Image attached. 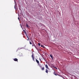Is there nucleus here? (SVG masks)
<instances>
[{
	"label": "nucleus",
	"instance_id": "16",
	"mask_svg": "<svg viewBox=\"0 0 79 79\" xmlns=\"http://www.w3.org/2000/svg\"><path fill=\"white\" fill-rule=\"evenodd\" d=\"M41 47H44V46H43V45H41Z\"/></svg>",
	"mask_w": 79,
	"mask_h": 79
},
{
	"label": "nucleus",
	"instance_id": "8",
	"mask_svg": "<svg viewBox=\"0 0 79 79\" xmlns=\"http://www.w3.org/2000/svg\"><path fill=\"white\" fill-rule=\"evenodd\" d=\"M55 73V72H54L53 74H54V75H55V76H57V74Z\"/></svg>",
	"mask_w": 79,
	"mask_h": 79
},
{
	"label": "nucleus",
	"instance_id": "1",
	"mask_svg": "<svg viewBox=\"0 0 79 79\" xmlns=\"http://www.w3.org/2000/svg\"><path fill=\"white\" fill-rule=\"evenodd\" d=\"M45 66L46 69H50L48 68V65H47V64H46Z\"/></svg>",
	"mask_w": 79,
	"mask_h": 79
},
{
	"label": "nucleus",
	"instance_id": "6",
	"mask_svg": "<svg viewBox=\"0 0 79 79\" xmlns=\"http://www.w3.org/2000/svg\"><path fill=\"white\" fill-rule=\"evenodd\" d=\"M45 72L46 73H47V74H48V69H46V71H45Z\"/></svg>",
	"mask_w": 79,
	"mask_h": 79
},
{
	"label": "nucleus",
	"instance_id": "20",
	"mask_svg": "<svg viewBox=\"0 0 79 79\" xmlns=\"http://www.w3.org/2000/svg\"><path fill=\"white\" fill-rule=\"evenodd\" d=\"M18 19H19V17L18 18Z\"/></svg>",
	"mask_w": 79,
	"mask_h": 79
},
{
	"label": "nucleus",
	"instance_id": "19",
	"mask_svg": "<svg viewBox=\"0 0 79 79\" xmlns=\"http://www.w3.org/2000/svg\"><path fill=\"white\" fill-rule=\"evenodd\" d=\"M39 60H40V61H41V59H39Z\"/></svg>",
	"mask_w": 79,
	"mask_h": 79
},
{
	"label": "nucleus",
	"instance_id": "11",
	"mask_svg": "<svg viewBox=\"0 0 79 79\" xmlns=\"http://www.w3.org/2000/svg\"><path fill=\"white\" fill-rule=\"evenodd\" d=\"M27 38H28V39H27V40H29V37H28V36L27 37Z\"/></svg>",
	"mask_w": 79,
	"mask_h": 79
},
{
	"label": "nucleus",
	"instance_id": "4",
	"mask_svg": "<svg viewBox=\"0 0 79 79\" xmlns=\"http://www.w3.org/2000/svg\"><path fill=\"white\" fill-rule=\"evenodd\" d=\"M14 60L15 61H18V59L17 58H15L14 59Z\"/></svg>",
	"mask_w": 79,
	"mask_h": 79
},
{
	"label": "nucleus",
	"instance_id": "14",
	"mask_svg": "<svg viewBox=\"0 0 79 79\" xmlns=\"http://www.w3.org/2000/svg\"><path fill=\"white\" fill-rule=\"evenodd\" d=\"M30 44H31V45L32 44V43H31V41H30Z\"/></svg>",
	"mask_w": 79,
	"mask_h": 79
},
{
	"label": "nucleus",
	"instance_id": "21",
	"mask_svg": "<svg viewBox=\"0 0 79 79\" xmlns=\"http://www.w3.org/2000/svg\"><path fill=\"white\" fill-rule=\"evenodd\" d=\"M23 31H24V32H25V31L24 30H23Z\"/></svg>",
	"mask_w": 79,
	"mask_h": 79
},
{
	"label": "nucleus",
	"instance_id": "2",
	"mask_svg": "<svg viewBox=\"0 0 79 79\" xmlns=\"http://www.w3.org/2000/svg\"><path fill=\"white\" fill-rule=\"evenodd\" d=\"M32 58L33 61H35V60H34V54H33V53H32Z\"/></svg>",
	"mask_w": 79,
	"mask_h": 79
},
{
	"label": "nucleus",
	"instance_id": "12",
	"mask_svg": "<svg viewBox=\"0 0 79 79\" xmlns=\"http://www.w3.org/2000/svg\"><path fill=\"white\" fill-rule=\"evenodd\" d=\"M27 27H29V26H28V25H27Z\"/></svg>",
	"mask_w": 79,
	"mask_h": 79
},
{
	"label": "nucleus",
	"instance_id": "3",
	"mask_svg": "<svg viewBox=\"0 0 79 79\" xmlns=\"http://www.w3.org/2000/svg\"><path fill=\"white\" fill-rule=\"evenodd\" d=\"M36 61L38 64H39V61L37 59H36Z\"/></svg>",
	"mask_w": 79,
	"mask_h": 79
},
{
	"label": "nucleus",
	"instance_id": "5",
	"mask_svg": "<svg viewBox=\"0 0 79 79\" xmlns=\"http://www.w3.org/2000/svg\"><path fill=\"white\" fill-rule=\"evenodd\" d=\"M50 57H51V58H52V59L53 60V56H52V55L50 54Z\"/></svg>",
	"mask_w": 79,
	"mask_h": 79
},
{
	"label": "nucleus",
	"instance_id": "10",
	"mask_svg": "<svg viewBox=\"0 0 79 79\" xmlns=\"http://www.w3.org/2000/svg\"><path fill=\"white\" fill-rule=\"evenodd\" d=\"M15 8L16 10H18V7H15Z\"/></svg>",
	"mask_w": 79,
	"mask_h": 79
},
{
	"label": "nucleus",
	"instance_id": "15",
	"mask_svg": "<svg viewBox=\"0 0 79 79\" xmlns=\"http://www.w3.org/2000/svg\"><path fill=\"white\" fill-rule=\"evenodd\" d=\"M54 68H55V69H57V68H56V67H54Z\"/></svg>",
	"mask_w": 79,
	"mask_h": 79
},
{
	"label": "nucleus",
	"instance_id": "13",
	"mask_svg": "<svg viewBox=\"0 0 79 79\" xmlns=\"http://www.w3.org/2000/svg\"><path fill=\"white\" fill-rule=\"evenodd\" d=\"M38 45L39 46H40V43H38Z\"/></svg>",
	"mask_w": 79,
	"mask_h": 79
},
{
	"label": "nucleus",
	"instance_id": "9",
	"mask_svg": "<svg viewBox=\"0 0 79 79\" xmlns=\"http://www.w3.org/2000/svg\"><path fill=\"white\" fill-rule=\"evenodd\" d=\"M42 70L43 71H44V69H45V68L43 67L42 68Z\"/></svg>",
	"mask_w": 79,
	"mask_h": 79
},
{
	"label": "nucleus",
	"instance_id": "7",
	"mask_svg": "<svg viewBox=\"0 0 79 79\" xmlns=\"http://www.w3.org/2000/svg\"><path fill=\"white\" fill-rule=\"evenodd\" d=\"M32 47H35V44H34V43H33L32 44Z\"/></svg>",
	"mask_w": 79,
	"mask_h": 79
},
{
	"label": "nucleus",
	"instance_id": "18",
	"mask_svg": "<svg viewBox=\"0 0 79 79\" xmlns=\"http://www.w3.org/2000/svg\"><path fill=\"white\" fill-rule=\"evenodd\" d=\"M26 36H27V37H28V36H27V34H26Z\"/></svg>",
	"mask_w": 79,
	"mask_h": 79
},
{
	"label": "nucleus",
	"instance_id": "17",
	"mask_svg": "<svg viewBox=\"0 0 79 79\" xmlns=\"http://www.w3.org/2000/svg\"><path fill=\"white\" fill-rule=\"evenodd\" d=\"M25 34L26 35V34H26V31H25Z\"/></svg>",
	"mask_w": 79,
	"mask_h": 79
}]
</instances>
